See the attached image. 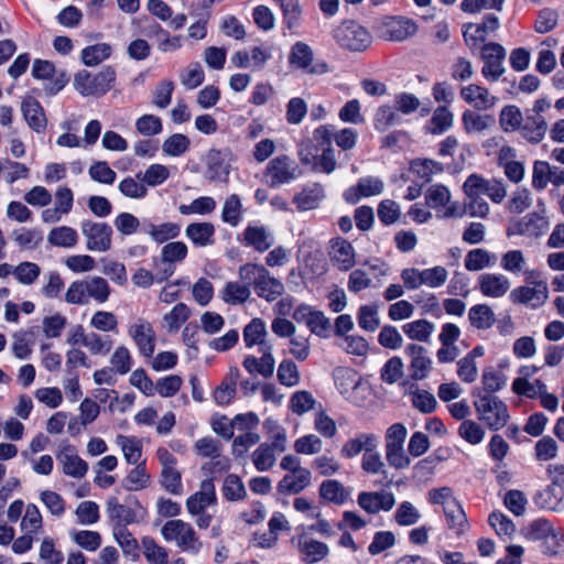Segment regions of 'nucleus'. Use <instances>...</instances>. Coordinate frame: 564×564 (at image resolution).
I'll use <instances>...</instances> for the list:
<instances>
[{
	"mask_svg": "<svg viewBox=\"0 0 564 564\" xmlns=\"http://www.w3.org/2000/svg\"><path fill=\"white\" fill-rule=\"evenodd\" d=\"M171 176V169L164 164L153 163L144 172H139L137 178L142 181L145 186L156 187L162 185Z\"/></svg>",
	"mask_w": 564,
	"mask_h": 564,
	"instance_id": "nucleus-47",
	"label": "nucleus"
},
{
	"mask_svg": "<svg viewBox=\"0 0 564 564\" xmlns=\"http://www.w3.org/2000/svg\"><path fill=\"white\" fill-rule=\"evenodd\" d=\"M245 214L242 202L237 194L229 195L221 208V220L230 227H237Z\"/></svg>",
	"mask_w": 564,
	"mask_h": 564,
	"instance_id": "nucleus-44",
	"label": "nucleus"
},
{
	"mask_svg": "<svg viewBox=\"0 0 564 564\" xmlns=\"http://www.w3.org/2000/svg\"><path fill=\"white\" fill-rule=\"evenodd\" d=\"M217 503L215 484L212 478L200 482L199 489L186 499V509L191 516L202 513L210 506Z\"/></svg>",
	"mask_w": 564,
	"mask_h": 564,
	"instance_id": "nucleus-18",
	"label": "nucleus"
},
{
	"mask_svg": "<svg viewBox=\"0 0 564 564\" xmlns=\"http://www.w3.org/2000/svg\"><path fill=\"white\" fill-rule=\"evenodd\" d=\"M328 257L332 265L338 271L347 272L356 264L355 247L345 238L336 237L328 242Z\"/></svg>",
	"mask_w": 564,
	"mask_h": 564,
	"instance_id": "nucleus-11",
	"label": "nucleus"
},
{
	"mask_svg": "<svg viewBox=\"0 0 564 564\" xmlns=\"http://www.w3.org/2000/svg\"><path fill=\"white\" fill-rule=\"evenodd\" d=\"M454 124V115L446 106H440L434 111L426 126L427 132L442 134Z\"/></svg>",
	"mask_w": 564,
	"mask_h": 564,
	"instance_id": "nucleus-46",
	"label": "nucleus"
},
{
	"mask_svg": "<svg viewBox=\"0 0 564 564\" xmlns=\"http://www.w3.org/2000/svg\"><path fill=\"white\" fill-rule=\"evenodd\" d=\"M404 355L410 359L409 369L412 379H425L433 368L429 350L421 345L409 344L404 348Z\"/></svg>",
	"mask_w": 564,
	"mask_h": 564,
	"instance_id": "nucleus-13",
	"label": "nucleus"
},
{
	"mask_svg": "<svg viewBox=\"0 0 564 564\" xmlns=\"http://www.w3.org/2000/svg\"><path fill=\"white\" fill-rule=\"evenodd\" d=\"M459 96L465 102L480 111L489 110L498 102V97L478 84L463 86L459 90Z\"/></svg>",
	"mask_w": 564,
	"mask_h": 564,
	"instance_id": "nucleus-19",
	"label": "nucleus"
},
{
	"mask_svg": "<svg viewBox=\"0 0 564 564\" xmlns=\"http://www.w3.org/2000/svg\"><path fill=\"white\" fill-rule=\"evenodd\" d=\"M57 459L63 465L65 475L74 478H83L88 471L87 463L82 459L74 446L66 445L57 454Z\"/></svg>",
	"mask_w": 564,
	"mask_h": 564,
	"instance_id": "nucleus-28",
	"label": "nucleus"
},
{
	"mask_svg": "<svg viewBox=\"0 0 564 564\" xmlns=\"http://www.w3.org/2000/svg\"><path fill=\"white\" fill-rule=\"evenodd\" d=\"M312 479V474L307 468L297 469L288 473L278 484V490L284 495H295L304 490Z\"/></svg>",
	"mask_w": 564,
	"mask_h": 564,
	"instance_id": "nucleus-30",
	"label": "nucleus"
},
{
	"mask_svg": "<svg viewBox=\"0 0 564 564\" xmlns=\"http://www.w3.org/2000/svg\"><path fill=\"white\" fill-rule=\"evenodd\" d=\"M337 43L349 51L361 52L367 50L372 42V36L366 28L355 21H345L334 34Z\"/></svg>",
	"mask_w": 564,
	"mask_h": 564,
	"instance_id": "nucleus-5",
	"label": "nucleus"
},
{
	"mask_svg": "<svg viewBox=\"0 0 564 564\" xmlns=\"http://www.w3.org/2000/svg\"><path fill=\"white\" fill-rule=\"evenodd\" d=\"M525 265L527 260L521 250H509L501 256L500 267L505 271L514 275L523 274L527 281H533L539 276V272L535 270H529Z\"/></svg>",
	"mask_w": 564,
	"mask_h": 564,
	"instance_id": "nucleus-26",
	"label": "nucleus"
},
{
	"mask_svg": "<svg viewBox=\"0 0 564 564\" xmlns=\"http://www.w3.org/2000/svg\"><path fill=\"white\" fill-rule=\"evenodd\" d=\"M359 507L369 514H377L380 511H390L394 503V495L390 491H361L358 494Z\"/></svg>",
	"mask_w": 564,
	"mask_h": 564,
	"instance_id": "nucleus-16",
	"label": "nucleus"
},
{
	"mask_svg": "<svg viewBox=\"0 0 564 564\" xmlns=\"http://www.w3.org/2000/svg\"><path fill=\"white\" fill-rule=\"evenodd\" d=\"M401 117L397 109L391 106L384 105L377 109L373 118V126L376 130L383 132L389 128L399 124Z\"/></svg>",
	"mask_w": 564,
	"mask_h": 564,
	"instance_id": "nucleus-58",
	"label": "nucleus"
},
{
	"mask_svg": "<svg viewBox=\"0 0 564 564\" xmlns=\"http://www.w3.org/2000/svg\"><path fill=\"white\" fill-rule=\"evenodd\" d=\"M477 283L484 296L494 299L502 297L511 286L510 280L501 273H482Z\"/></svg>",
	"mask_w": 564,
	"mask_h": 564,
	"instance_id": "nucleus-24",
	"label": "nucleus"
},
{
	"mask_svg": "<svg viewBox=\"0 0 564 564\" xmlns=\"http://www.w3.org/2000/svg\"><path fill=\"white\" fill-rule=\"evenodd\" d=\"M80 231L89 251L107 252L111 249L112 228L108 224L85 219L80 223Z\"/></svg>",
	"mask_w": 564,
	"mask_h": 564,
	"instance_id": "nucleus-7",
	"label": "nucleus"
},
{
	"mask_svg": "<svg viewBox=\"0 0 564 564\" xmlns=\"http://www.w3.org/2000/svg\"><path fill=\"white\" fill-rule=\"evenodd\" d=\"M384 189V183L376 176H366L359 178L355 186H350L344 193L346 202L350 204L358 203L361 198L380 195Z\"/></svg>",
	"mask_w": 564,
	"mask_h": 564,
	"instance_id": "nucleus-21",
	"label": "nucleus"
},
{
	"mask_svg": "<svg viewBox=\"0 0 564 564\" xmlns=\"http://www.w3.org/2000/svg\"><path fill=\"white\" fill-rule=\"evenodd\" d=\"M21 112L28 126L36 133L46 129L47 120L41 104L33 97L28 96L22 100Z\"/></svg>",
	"mask_w": 564,
	"mask_h": 564,
	"instance_id": "nucleus-27",
	"label": "nucleus"
},
{
	"mask_svg": "<svg viewBox=\"0 0 564 564\" xmlns=\"http://www.w3.org/2000/svg\"><path fill=\"white\" fill-rule=\"evenodd\" d=\"M251 284L243 281H229L219 292L220 299L229 305H242L251 296Z\"/></svg>",
	"mask_w": 564,
	"mask_h": 564,
	"instance_id": "nucleus-34",
	"label": "nucleus"
},
{
	"mask_svg": "<svg viewBox=\"0 0 564 564\" xmlns=\"http://www.w3.org/2000/svg\"><path fill=\"white\" fill-rule=\"evenodd\" d=\"M141 545L143 555L149 564H167V549L159 544L153 538H142Z\"/></svg>",
	"mask_w": 564,
	"mask_h": 564,
	"instance_id": "nucleus-52",
	"label": "nucleus"
},
{
	"mask_svg": "<svg viewBox=\"0 0 564 564\" xmlns=\"http://www.w3.org/2000/svg\"><path fill=\"white\" fill-rule=\"evenodd\" d=\"M497 257L487 249L476 248L469 250L464 259V267L467 271L476 272L496 264Z\"/></svg>",
	"mask_w": 564,
	"mask_h": 564,
	"instance_id": "nucleus-37",
	"label": "nucleus"
},
{
	"mask_svg": "<svg viewBox=\"0 0 564 564\" xmlns=\"http://www.w3.org/2000/svg\"><path fill=\"white\" fill-rule=\"evenodd\" d=\"M488 523L503 540L511 538L516 531L513 521L500 511H492L488 517Z\"/></svg>",
	"mask_w": 564,
	"mask_h": 564,
	"instance_id": "nucleus-62",
	"label": "nucleus"
},
{
	"mask_svg": "<svg viewBox=\"0 0 564 564\" xmlns=\"http://www.w3.org/2000/svg\"><path fill=\"white\" fill-rule=\"evenodd\" d=\"M109 364L116 375L124 376L130 372L133 365L130 349L124 345L117 346L110 356Z\"/></svg>",
	"mask_w": 564,
	"mask_h": 564,
	"instance_id": "nucleus-53",
	"label": "nucleus"
},
{
	"mask_svg": "<svg viewBox=\"0 0 564 564\" xmlns=\"http://www.w3.org/2000/svg\"><path fill=\"white\" fill-rule=\"evenodd\" d=\"M523 115L514 105L505 106L499 113V124L502 131L509 133L520 129L523 123Z\"/></svg>",
	"mask_w": 564,
	"mask_h": 564,
	"instance_id": "nucleus-55",
	"label": "nucleus"
},
{
	"mask_svg": "<svg viewBox=\"0 0 564 564\" xmlns=\"http://www.w3.org/2000/svg\"><path fill=\"white\" fill-rule=\"evenodd\" d=\"M268 443L260 444L251 455L252 463L258 471H267L275 464V455Z\"/></svg>",
	"mask_w": 564,
	"mask_h": 564,
	"instance_id": "nucleus-63",
	"label": "nucleus"
},
{
	"mask_svg": "<svg viewBox=\"0 0 564 564\" xmlns=\"http://www.w3.org/2000/svg\"><path fill=\"white\" fill-rule=\"evenodd\" d=\"M267 334L265 323L257 317L246 325L243 329V341L248 348L258 346L259 349H263L264 346H272L265 339Z\"/></svg>",
	"mask_w": 564,
	"mask_h": 564,
	"instance_id": "nucleus-39",
	"label": "nucleus"
},
{
	"mask_svg": "<svg viewBox=\"0 0 564 564\" xmlns=\"http://www.w3.org/2000/svg\"><path fill=\"white\" fill-rule=\"evenodd\" d=\"M194 451L200 457L216 459L214 465L218 467L219 470H224L229 467L228 459L221 457L220 443L213 437H202L197 440L194 444Z\"/></svg>",
	"mask_w": 564,
	"mask_h": 564,
	"instance_id": "nucleus-33",
	"label": "nucleus"
},
{
	"mask_svg": "<svg viewBox=\"0 0 564 564\" xmlns=\"http://www.w3.org/2000/svg\"><path fill=\"white\" fill-rule=\"evenodd\" d=\"M444 513L448 528L454 530L456 534H464L468 530L469 524L466 513L458 501L452 503L448 509H445Z\"/></svg>",
	"mask_w": 564,
	"mask_h": 564,
	"instance_id": "nucleus-56",
	"label": "nucleus"
},
{
	"mask_svg": "<svg viewBox=\"0 0 564 564\" xmlns=\"http://www.w3.org/2000/svg\"><path fill=\"white\" fill-rule=\"evenodd\" d=\"M208 178L213 182H225L229 175V165L219 150H209L206 155Z\"/></svg>",
	"mask_w": 564,
	"mask_h": 564,
	"instance_id": "nucleus-41",
	"label": "nucleus"
},
{
	"mask_svg": "<svg viewBox=\"0 0 564 564\" xmlns=\"http://www.w3.org/2000/svg\"><path fill=\"white\" fill-rule=\"evenodd\" d=\"M435 325L427 319H416L402 326V332L412 340L429 341Z\"/></svg>",
	"mask_w": 564,
	"mask_h": 564,
	"instance_id": "nucleus-51",
	"label": "nucleus"
},
{
	"mask_svg": "<svg viewBox=\"0 0 564 564\" xmlns=\"http://www.w3.org/2000/svg\"><path fill=\"white\" fill-rule=\"evenodd\" d=\"M319 495L329 502L343 505L348 497V491L338 480L330 479L321 484Z\"/></svg>",
	"mask_w": 564,
	"mask_h": 564,
	"instance_id": "nucleus-57",
	"label": "nucleus"
},
{
	"mask_svg": "<svg viewBox=\"0 0 564 564\" xmlns=\"http://www.w3.org/2000/svg\"><path fill=\"white\" fill-rule=\"evenodd\" d=\"M113 538L127 557L131 561H137L139 558V543L126 527L115 525Z\"/></svg>",
	"mask_w": 564,
	"mask_h": 564,
	"instance_id": "nucleus-45",
	"label": "nucleus"
},
{
	"mask_svg": "<svg viewBox=\"0 0 564 564\" xmlns=\"http://www.w3.org/2000/svg\"><path fill=\"white\" fill-rule=\"evenodd\" d=\"M494 119L488 115H480L474 110H465L462 115L463 129L468 134L480 133L488 129Z\"/></svg>",
	"mask_w": 564,
	"mask_h": 564,
	"instance_id": "nucleus-49",
	"label": "nucleus"
},
{
	"mask_svg": "<svg viewBox=\"0 0 564 564\" xmlns=\"http://www.w3.org/2000/svg\"><path fill=\"white\" fill-rule=\"evenodd\" d=\"M245 242L259 252H264L273 245V236L264 228L248 226L243 232Z\"/></svg>",
	"mask_w": 564,
	"mask_h": 564,
	"instance_id": "nucleus-42",
	"label": "nucleus"
},
{
	"mask_svg": "<svg viewBox=\"0 0 564 564\" xmlns=\"http://www.w3.org/2000/svg\"><path fill=\"white\" fill-rule=\"evenodd\" d=\"M511 389L518 395L536 399L544 393L546 384L540 379L530 381L527 378H516L512 382Z\"/></svg>",
	"mask_w": 564,
	"mask_h": 564,
	"instance_id": "nucleus-54",
	"label": "nucleus"
},
{
	"mask_svg": "<svg viewBox=\"0 0 564 564\" xmlns=\"http://www.w3.org/2000/svg\"><path fill=\"white\" fill-rule=\"evenodd\" d=\"M289 63L292 67L312 75H323L329 72L327 63L322 59H314L311 46L301 41L291 47Z\"/></svg>",
	"mask_w": 564,
	"mask_h": 564,
	"instance_id": "nucleus-9",
	"label": "nucleus"
},
{
	"mask_svg": "<svg viewBox=\"0 0 564 564\" xmlns=\"http://www.w3.org/2000/svg\"><path fill=\"white\" fill-rule=\"evenodd\" d=\"M549 223L544 216L538 213H531L519 219L509 230L508 235H522L529 237H539L546 232Z\"/></svg>",
	"mask_w": 564,
	"mask_h": 564,
	"instance_id": "nucleus-22",
	"label": "nucleus"
},
{
	"mask_svg": "<svg viewBox=\"0 0 564 564\" xmlns=\"http://www.w3.org/2000/svg\"><path fill=\"white\" fill-rule=\"evenodd\" d=\"M47 242L54 247L73 248L78 242V234L69 226L54 227L47 234Z\"/></svg>",
	"mask_w": 564,
	"mask_h": 564,
	"instance_id": "nucleus-48",
	"label": "nucleus"
},
{
	"mask_svg": "<svg viewBox=\"0 0 564 564\" xmlns=\"http://www.w3.org/2000/svg\"><path fill=\"white\" fill-rule=\"evenodd\" d=\"M300 159L303 164H312L315 172L330 174L336 170L337 162L335 151L333 148H325L319 155H312L311 153L300 152Z\"/></svg>",
	"mask_w": 564,
	"mask_h": 564,
	"instance_id": "nucleus-32",
	"label": "nucleus"
},
{
	"mask_svg": "<svg viewBox=\"0 0 564 564\" xmlns=\"http://www.w3.org/2000/svg\"><path fill=\"white\" fill-rule=\"evenodd\" d=\"M299 174V165L294 160L288 155H279L267 164L264 178L269 186L276 187L294 181Z\"/></svg>",
	"mask_w": 564,
	"mask_h": 564,
	"instance_id": "nucleus-8",
	"label": "nucleus"
},
{
	"mask_svg": "<svg viewBox=\"0 0 564 564\" xmlns=\"http://www.w3.org/2000/svg\"><path fill=\"white\" fill-rule=\"evenodd\" d=\"M191 147V140L183 133H174L166 138L162 144V151L167 156H182Z\"/></svg>",
	"mask_w": 564,
	"mask_h": 564,
	"instance_id": "nucleus-60",
	"label": "nucleus"
},
{
	"mask_svg": "<svg viewBox=\"0 0 564 564\" xmlns=\"http://www.w3.org/2000/svg\"><path fill=\"white\" fill-rule=\"evenodd\" d=\"M474 406L479 421L491 431H499L506 426L509 421V411L507 404L497 395L482 393L479 390L473 392Z\"/></svg>",
	"mask_w": 564,
	"mask_h": 564,
	"instance_id": "nucleus-2",
	"label": "nucleus"
},
{
	"mask_svg": "<svg viewBox=\"0 0 564 564\" xmlns=\"http://www.w3.org/2000/svg\"><path fill=\"white\" fill-rule=\"evenodd\" d=\"M84 288L86 292L87 304L90 300L101 304L108 301L111 289L106 279L101 276H93L84 279Z\"/></svg>",
	"mask_w": 564,
	"mask_h": 564,
	"instance_id": "nucleus-43",
	"label": "nucleus"
},
{
	"mask_svg": "<svg viewBox=\"0 0 564 564\" xmlns=\"http://www.w3.org/2000/svg\"><path fill=\"white\" fill-rule=\"evenodd\" d=\"M324 197L325 193L323 186L313 183L303 187V189L294 196L293 203L300 210H311L317 208Z\"/></svg>",
	"mask_w": 564,
	"mask_h": 564,
	"instance_id": "nucleus-35",
	"label": "nucleus"
},
{
	"mask_svg": "<svg viewBox=\"0 0 564 564\" xmlns=\"http://www.w3.org/2000/svg\"><path fill=\"white\" fill-rule=\"evenodd\" d=\"M506 56V48L497 42H489L481 47L480 59L484 63L481 75L487 82L496 83L505 74Z\"/></svg>",
	"mask_w": 564,
	"mask_h": 564,
	"instance_id": "nucleus-6",
	"label": "nucleus"
},
{
	"mask_svg": "<svg viewBox=\"0 0 564 564\" xmlns=\"http://www.w3.org/2000/svg\"><path fill=\"white\" fill-rule=\"evenodd\" d=\"M161 535L187 554L197 555L203 549V542L193 525L181 519L166 521L161 528Z\"/></svg>",
	"mask_w": 564,
	"mask_h": 564,
	"instance_id": "nucleus-3",
	"label": "nucleus"
},
{
	"mask_svg": "<svg viewBox=\"0 0 564 564\" xmlns=\"http://www.w3.org/2000/svg\"><path fill=\"white\" fill-rule=\"evenodd\" d=\"M377 446L378 438L375 434L359 433L341 446L340 455L345 458H352L361 452L367 453L369 449H376Z\"/></svg>",
	"mask_w": 564,
	"mask_h": 564,
	"instance_id": "nucleus-31",
	"label": "nucleus"
},
{
	"mask_svg": "<svg viewBox=\"0 0 564 564\" xmlns=\"http://www.w3.org/2000/svg\"><path fill=\"white\" fill-rule=\"evenodd\" d=\"M128 335L135 345L140 356L144 358L153 357L156 345V333L149 321L138 318L134 323L129 325Z\"/></svg>",
	"mask_w": 564,
	"mask_h": 564,
	"instance_id": "nucleus-10",
	"label": "nucleus"
},
{
	"mask_svg": "<svg viewBox=\"0 0 564 564\" xmlns=\"http://www.w3.org/2000/svg\"><path fill=\"white\" fill-rule=\"evenodd\" d=\"M272 57L271 50L263 46H252L249 51L235 52L230 62L237 68L262 69L265 63Z\"/></svg>",
	"mask_w": 564,
	"mask_h": 564,
	"instance_id": "nucleus-17",
	"label": "nucleus"
},
{
	"mask_svg": "<svg viewBox=\"0 0 564 564\" xmlns=\"http://www.w3.org/2000/svg\"><path fill=\"white\" fill-rule=\"evenodd\" d=\"M520 133L523 139L532 144L540 143L547 130V123L545 119L541 116H527L521 123Z\"/></svg>",
	"mask_w": 564,
	"mask_h": 564,
	"instance_id": "nucleus-36",
	"label": "nucleus"
},
{
	"mask_svg": "<svg viewBox=\"0 0 564 564\" xmlns=\"http://www.w3.org/2000/svg\"><path fill=\"white\" fill-rule=\"evenodd\" d=\"M116 444L121 448L128 464H139L142 456V443L135 436L117 435Z\"/></svg>",
	"mask_w": 564,
	"mask_h": 564,
	"instance_id": "nucleus-50",
	"label": "nucleus"
},
{
	"mask_svg": "<svg viewBox=\"0 0 564 564\" xmlns=\"http://www.w3.org/2000/svg\"><path fill=\"white\" fill-rule=\"evenodd\" d=\"M215 226L208 221L191 223L185 228V237L197 248L215 243Z\"/></svg>",
	"mask_w": 564,
	"mask_h": 564,
	"instance_id": "nucleus-29",
	"label": "nucleus"
},
{
	"mask_svg": "<svg viewBox=\"0 0 564 564\" xmlns=\"http://www.w3.org/2000/svg\"><path fill=\"white\" fill-rule=\"evenodd\" d=\"M240 379V370L238 367L232 366L221 380L220 384L214 390V401L225 406L232 402L237 393V384Z\"/></svg>",
	"mask_w": 564,
	"mask_h": 564,
	"instance_id": "nucleus-25",
	"label": "nucleus"
},
{
	"mask_svg": "<svg viewBox=\"0 0 564 564\" xmlns=\"http://www.w3.org/2000/svg\"><path fill=\"white\" fill-rule=\"evenodd\" d=\"M107 510L110 519L117 522L116 525H123L127 528V524L135 521L134 511L130 507L120 503L117 499L108 501Z\"/></svg>",
	"mask_w": 564,
	"mask_h": 564,
	"instance_id": "nucleus-64",
	"label": "nucleus"
},
{
	"mask_svg": "<svg viewBox=\"0 0 564 564\" xmlns=\"http://www.w3.org/2000/svg\"><path fill=\"white\" fill-rule=\"evenodd\" d=\"M11 237L21 250H35L43 242V232L39 228L20 227L12 231Z\"/></svg>",
	"mask_w": 564,
	"mask_h": 564,
	"instance_id": "nucleus-38",
	"label": "nucleus"
},
{
	"mask_svg": "<svg viewBox=\"0 0 564 564\" xmlns=\"http://www.w3.org/2000/svg\"><path fill=\"white\" fill-rule=\"evenodd\" d=\"M238 276L241 281L253 286L256 294L267 302L276 301L284 293V284L271 275L270 271L262 264L245 263L238 269Z\"/></svg>",
	"mask_w": 564,
	"mask_h": 564,
	"instance_id": "nucleus-1",
	"label": "nucleus"
},
{
	"mask_svg": "<svg viewBox=\"0 0 564 564\" xmlns=\"http://www.w3.org/2000/svg\"><path fill=\"white\" fill-rule=\"evenodd\" d=\"M112 48L108 43H97L82 51L83 63L87 66H96L111 55Z\"/></svg>",
	"mask_w": 564,
	"mask_h": 564,
	"instance_id": "nucleus-61",
	"label": "nucleus"
},
{
	"mask_svg": "<svg viewBox=\"0 0 564 564\" xmlns=\"http://www.w3.org/2000/svg\"><path fill=\"white\" fill-rule=\"evenodd\" d=\"M417 32L414 20L405 17H389L382 22V36L394 42H402Z\"/></svg>",
	"mask_w": 564,
	"mask_h": 564,
	"instance_id": "nucleus-14",
	"label": "nucleus"
},
{
	"mask_svg": "<svg viewBox=\"0 0 564 564\" xmlns=\"http://www.w3.org/2000/svg\"><path fill=\"white\" fill-rule=\"evenodd\" d=\"M189 314L188 306L184 303H178L163 316V326L170 333L177 332L188 319Z\"/></svg>",
	"mask_w": 564,
	"mask_h": 564,
	"instance_id": "nucleus-59",
	"label": "nucleus"
},
{
	"mask_svg": "<svg viewBox=\"0 0 564 564\" xmlns=\"http://www.w3.org/2000/svg\"><path fill=\"white\" fill-rule=\"evenodd\" d=\"M116 80V72L111 67H107L96 75L86 70L79 72L74 79L76 90L85 97L104 96L111 89Z\"/></svg>",
	"mask_w": 564,
	"mask_h": 564,
	"instance_id": "nucleus-4",
	"label": "nucleus"
},
{
	"mask_svg": "<svg viewBox=\"0 0 564 564\" xmlns=\"http://www.w3.org/2000/svg\"><path fill=\"white\" fill-rule=\"evenodd\" d=\"M468 321L478 330L490 329L496 323V315L487 304H476L468 310Z\"/></svg>",
	"mask_w": 564,
	"mask_h": 564,
	"instance_id": "nucleus-40",
	"label": "nucleus"
},
{
	"mask_svg": "<svg viewBox=\"0 0 564 564\" xmlns=\"http://www.w3.org/2000/svg\"><path fill=\"white\" fill-rule=\"evenodd\" d=\"M260 358L252 355L246 356L242 366L250 375H260L263 378H269L274 372L275 360L272 355V346H264L259 349Z\"/></svg>",
	"mask_w": 564,
	"mask_h": 564,
	"instance_id": "nucleus-23",
	"label": "nucleus"
},
{
	"mask_svg": "<svg viewBox=\"0 0 564 564\" xmlns=\"http://www.w3.org/2000/svg\"><path fill=\"white\" fill-rule=\"evenodd\" d=\"M533 286H519L511 291L510 300L513 303L525 304L532 307L542 306L547 299V285L543 281L533 282Z\"/></svg>",
	"mask_w": 564,
	"mask_h": 564,
	"instance_id": "nucleus-20",
	"label": "nucleus"
},
{
	"mask_svg": "<svg viewBox=\"0 0 564 564\" xmlns=\"http://www.w3.org/2000/svg\"><path fill=\"white\" fill-rule=\"evenodd\" d=\"M528 538L533 541H544V543H547L553 549V553L557 552L563 542L562 530L542 518L534 520L529 525Z\"/></svg>",
	"mask_w": 564,
	"mask_h": 564,
	"instance_id": "nucleus-15",
	"label": "nucleus"
},
{
	"mask_svg": "<svg viewBox=\"0 0 564 564\" xmlns=\"http://www.w3.org/2000/svg\"><path fill=\"white\" fill-rule=\"evenodd\" d=\"M291 543L299 551L302 561L307 564L321 562L329 553L325 543L311 538L306 532L294 535Z\"/></svg>",
	"mask_w": 564,
	"mask_h": 564,
	"instance_id": "nucleus-12",
	"label": "nucleus"
}]
</instances>
